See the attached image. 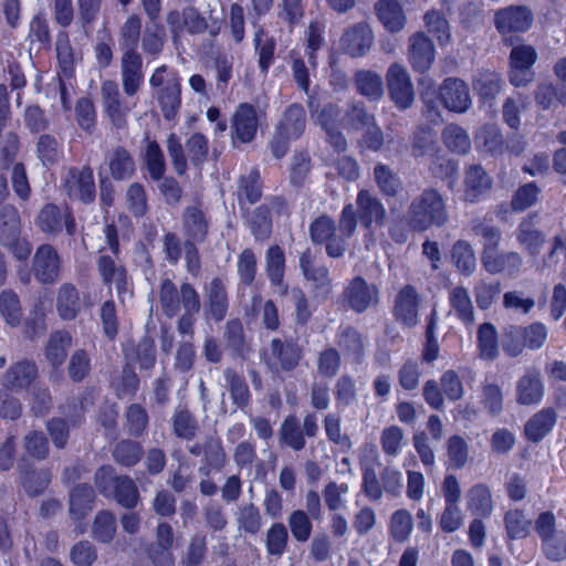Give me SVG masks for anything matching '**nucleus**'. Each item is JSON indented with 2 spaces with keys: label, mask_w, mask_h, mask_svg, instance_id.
Instances as JSON below:
<instances>
[{
  "label": "nucleus",
  "mask_w": 566,
  "mask_h": 566,
  "mask_svg": "<svg viewBox=\"0 0 566 566\" xmlns=\"http://www.w3.org/2000/svg\"><path fill=\"white\" fill-rule=\"evenodd\" d=\"M170 428L177 439L192 441L200 432L201 426L188 403H179L172 410Z\"/></svg>",
  "instance_id": "nucleus-26"
},
{
  "label": "nucleus",
  "mask_w": 566,
  "mask_h": 566,
  "mask_svg": "<svg viewBox=\"0 0 566 566\" xmlns=\"http://www.w3.org/2000/svg\"><path fill=\"white\" fill-rule=\"evenodd\" d=\"M504 528L509 539H522L530 533L531 520H528L523 510H509L503 517Z\"/></svg>",
  "instance_id": "nucleus-63"
},
{
  "label": "nucleus",
  "mask_w": 566,
  "mask_h": 566,
  "mask_svg": "<svg viewBox=\"0 0 566 566\" xmlns=\"http://www.w3.org/2000/svg\"><path fill=\"white\" fill-rule=\"evenodd\" d=\"M143 52L151 57L159 56L167 42V35L164 27L154 22L153 25H147L140 38Z\"/></svg>",
  "instance_id": "nucleus-59"
},
{
  "label": "nucleus",
  "mask_w": 566,
  "mask_h": 566,
  "mask_svg": "<svg viewBox=\"0 0 566 566\" xmlns=\"http://www.w3.org/2000/svg\"><path fill=\"white\" fill-rule=\"evenodd\" d=\"M303 356L302 346L292 337H274L270 342L269 349L261 353V357L268 366H275L284 373L295 370Z\"/></svg>",
  "instance_id": "nucleus-5"
},
{
  "label": "nucleus",
  "mask_w": 566,
  "mask_h": 566,
  "mask_svg": "<svg viewBox=\"0 0 566 566\" xmlns=\"http://www.w3.org/2000/svg\"><path fill=\"white\" fill-rule=\"evenodd\" d=\"M205 318L217 323L223 321L229 311V294L224 281L216 276L205 287Z\"/></svg>",
  "instance_id": "nucleus-21"
},
{
  "label": "nucleus",
  "mask_w": 566,
  "mask_h": 566,
  "mask_svg": "<svg viewBox=\"0 0 566 566\" xmlns=\"http://www.w3.org/2000/svg\"><path fill=\"white\" fill-rule=\"evenodd\" d=\"M464 199L475 202L492 187V179L480 165L468 168L464 179Z\"/></svg>",
  "instance_id": "nucleus-38"
},
{
  "label": "nucleus",
  "mask_w": 566,
  "mask_h": 566,
  "mask_svg": "<svg viewBox=\"0 0 566 566\" xmlns=\"http://www.w3.org/2000/svg\"><path fill=\"white\" fill-rule=\"evenodd\" d=\"M502 85V76L495 71L478 70L472 77V87L484 102L493 101L501 92Z\"/></svg>",
  "instance_id": "nucleus-40"
},
{
  "label": "nucleus",
  "mask_w": 566,
  "mask_h": 566,
  "mask_svg": "<svg viewBox=\"0 0 566 566\" xmlns=\"http://www.w3.org/2000/svg\"><path fill=\"white\" fill-rule=\"evenodd\" d=\"M142 38V19L138 14L133 13L127 17L119 29V48L122 53L138 52L137 44Z\"/></svg>",
  "instance_id": "nucleus-57"
},
{
  "label": "nucleus",
  "mask_w": 566,
  "mask_h": 566,
  "mask_svg": "<svg viewBox=\"0 0 566 566\" xmlns=\"http://www.w3.org/2000/svg\"><path fill=\"white\" fill-rule=\"evenodd\" d=\"M36 227L48 235H57L65 228L72 237L76 232V221L70 207H60L55 203H46L35 218Z\"/></svg>",
  "instance_id": "nucleus-9"
},
{
  "label": "nucleus",
  "mask_w": 566,
  "mask_h": 566,
  "mask_svg": "<svg viewBox=\"0 0 566 566\" xmlns=\"http://www.w3.org/2000/svg\"><path fill=\"white\" fill-rule=\"evenodd\" d=\"M63 189L72 200H78L84 205L94 202L96 187L92 167H70L63 178Z\"/></svg>",
  "instance_id": "nucleus-10"
},
{
  "label": "nucleus",
  "mask_w": 566,
  "mask_h": 566,
  "mask_svg": "<svg viewBox=\"0 0 566 566\" xmlns=\"http://www.w3.org/2000/svg\"><path fill=\"white\" fill-rule=\"evenodd\" d=\"M556 420L557 415L553 408L537 411L524 426L525 438L533 443H538L552 431Z\"/></svg>",
  "instance_id": "nucleus-33"
},
{
  "label": "nucleus",
  "mask_w": 566,
  "mask_h": 566,
  "mask_svg": "<svg viewBox=\"0 0 566 566\" xmlns=\"http://www.w3.org/2000/svg\"><path fill=\"white\" fill-rule=\"evenodd\" d=\"M300 269L305 280L313 282L316 296L328 297L332 292V280L328 269L316 265L311 249H306L300 255Z\"/></svg>",
  "instance_id": "nucleus-24"
},
{
  "label": "nucleus",
  "mask_w": 566,
  "mask_h": 566,
  "mask_svg": "<svg viewBox=\"0 0 566 566\" xmlns=\"http://www.w3.org/2000/svg\"><path fill=\"white\" fill-rule=\"evenodd\" d=\"M449 219L447 200L433 187H427L416 196L405 214L406 224L413 232H424L433 227L442 228Z\"/></svg>",
  "instance_id": "nucleus-1"
},
{
  "label": "nucleus",
  "mask_w": 566,
  "mask_h": 566,
  "mask_svg": "<svg viewBox=\"0 0 566 566\" xmlns=\"http://www.w3.org/2000/svg\"><path fill=\"white\" fill-rule=\"evenodd\" d=\"M306 114L301 104H291L283 113V117L276 129L297 139L305 130Z\"/></svg>",
  "instance_id": "nucleus-47"
},
{
  "label": "nucleus",
  "mask_w": 566,
  "mask_h": 566,
  "mask_svg": "<svg viewBox=\"0 0 566 566\" xmlns=\"http://www.w3.org/2000/svg\"><path fill=\"white\" fill-rule=\"evenodd\" d=\"M119 73L123 92L127 97L138 94L144 83V61L139 52L122 53Z\"/></svg>",
  "instance_id": "nucleus-19"
},
{
  "label": "nucleus",
  "mask_w": 566,
  "mask_h": 566,
  "mask_svg": "<svg viewBox=\"0 0 566 566\" xmlns=\"http://www.w3.org/2000/svg\"><path fill=\"white\" fill-rule=\"evenodd\" d=\"M27 39L30 44L35 45L38 50L51 49L52 35L50 23L43 12H38L30 20Z\"/></svg>",
  "instance_id": "nucleus-50"
},
{
  "label": "nucleus",
  "mask_w": 566,
  "mask_h": 566,
  "mask_svg": "<svg viewBox=\"0 0 566 566\" xmlns=\"http://www.w3.org/2000/svg\"><path fill=\"white\" fill-rule=\"evenodd\" d=\"M356 222L367 229L380 228L386 220V209L381 201L367 190H360L356 198Z\"/></svg>",
  "instance_id": "nucleus-22"
},
{
  "label": "nucleus",
  "mask_w": 566,
  "mask_h": 566,
  "mask_svg": "<svg viewBox=\"0 0 566 566\" xmlns=\"http://www.w3.org/2000/svg\"><path fill=\"white\" fill-rule=\"evenodd\" d=\"M149 86L163 117L175 120L181 108V78L165 64L156 67L149 76Z\"/></svg>",
  "instance_id": "nucleus-3"
},
{
  "label": "nucleus",
  "mask_w": 566,
  "mask_h": 566,
  "mask_svg": "<svg viewBox=\"0 0 566 566\" xmlns=\"http://www.w3.org/2000/svg\"><path fill=\"white\" fill-rule=\"evenodd\" d=\"M237 195L241 207L244 203L254 205L261 199L262 185L258 169H252L248 175L240 176Z\"/></svg>",
  "instance_id": "nucleus-53"
},
{
  "label": "nucleus",
  "mask_w": 566,
  "mask_h": 566,
  "mask_svg": "<svg viewBox=\"0 0 566 566\" xmlns=\"http://www.w3.org/2000/svg\"><path fill=\"white\" fill-rule=\"evenodd\" d=\"M479 356L485 360H494L499 357V335L492 323H483L476 332Z\"/></svg>",
  "instance_id": "nucleus-49"
},
{
  "label": "nucleus",
  "mask_w": 566,
  "mask_h": 566,
  "mask_svg": "<svg viewBox=\"0 0 566 566\" xmlns=\"http://www.w3.org/2000/svg\"><path fill=\"white\" fill-rule=\"evenodd\" d=\"M19 481L29 496L42 494L51 483L52 474L49 469L36 468L27 457H21L17 463Z\"/></svg>",
  "instance_id": "nucleus-18"
},
{
  "label": "nucleus",
  "mask_w": 566,
  "mask_h": 566,
  "mask_svg": "<svg viewBox=\"0 0 566 566\" xmlns=\"http://www.w3.org/2000/svg\"><path fill=\"white\" fill-rule=\"evenodd\" d=\"M253 45L258 55V66L263 74H266L275 59L276 41L262 25H259L253 35Z\"/></svg>",
  "instance_id": "nucleus-41"
},
{
  "label": "nucleus",
  "mask_w": 566,
  "mask_h": 566,
  "mask_svg": "<svg viewBox=\"0 0 566 566\" xmlns=\"http://www.w3.org/2000/svg\"><path fill=\"white\" fill-rule=\"evenodd\" d=\"M388 94L399 109H408L415 101V88L407 69L392 63L386 74Z\"/></svg>",
  "instance_id": "nucleus-13"
},
{
  "label": "nucleus",
  "mask_w": 566,
  "mask_h": 566,
  "mask_svg": "<svg viewBox=\"0 0 566 566\" xmlns=\"http://www.w3.org/2000/svg\"><path fill=\"white\" fill-rule=\"evenodd\" d=\"M72 342V335L67 331L51 333L44 347V356L52 368L59 369L64 364Z\"/></svg>",
  "instance_id": "nucleus-36"
},
{
  "label": "nucleus",
  "mask_w": 566,
  "mask_h": 566,
  "mask_svg": "<svg viewBox=\"0 0 566 566\" xmlns=\"http://www.w3.org/2000/svg\"><path fill=\"white\" fill-rule=\"evenodd\" d=\"M256 108L250 103H240L230 120V137L234 148L252 143L258 134Z\"/></svg>",
  "instance_id": "nucleus-12"
},
{
  "label": "nucleus",
  "mask_w": 566,
  "mask_h": 566,
  "mask_svg": "<svg viewBox=\"0 0 566 566\" xmlns=\"http://www.w3.org/2000/svg\"><path fill=\"white\" fill-rule=\"evenodd\" d=\"M524 265V258L516 251H496L482 263L488 273L504 274L510 277L518 276L523 272Z\"/></svg>",
  "instance_id": "nucleus-28"
},
{
  "label": "nucleus",
  "mask_w": 566,
  "mask_h": 566,
  "mask_svg": "<svg viewBox=\"0 0 566 566\" xmlns=\"http://www.w3.org/2000/svg\"><path fill=\"white\" fill-rule=\"evenodd\" d=\"M449 304L458 319L472 326L475 322L474 306L467 287L458 285L449 291Z\"/></svg>",
  "instance_id": "nucleus-42"
},
{
  "label": "nucleus",
  "mask_w": 566,
  "mask_h": 566,
  "mask_svg": "<svg viewBox=\"0 0 566 566\" xmlns=\"http://www.w3.org/2000/svg\"><path fill=\"white\" fill-rule=\"evenodd\" d=\"M146 146L144 151V161L149 176L153 180L159 181L164 178L166 172L165 154L155 139L145 138Z\"/></svg>",
  "instance_id": "nucleus-52"
},
{
  "label": "nucleus",
  "mask_w": 566,
  "mask_h": 566,
  "mask_svg": "<svg viewBox=\"0 0 566 566\" xmlns=\"http://www.w3.org/2000/svg\"><path fill=\"white\" fill-rule=\"evenodd\" d=\"M189 454L201 458L198 468L202 476L199 482V491L203 496H213L219 491L217 483L210 478L212 472H221L228 464V453L222 439L217 434H207L201 441H196L187 447Z\"/></svg>",
  "instance_id": "nucleus-2"
},
{
  "label": "nucleus",
  "mask_w": 566,
  "mask_h": 566,
  "mask_svg": "<svg viewBox=\"0 0 566 566\" xmlns=\"http://www.w3.org/2000/svg\"><path fill=\"white\" fill-rule=\"evenodd\" d=\"M211 218L202 202L187 206L181 213L185 241L203 243L210 232Z\"/></svg>",
  "instance_id": "nucleus-15"
},
{
  "label": "nucleus",
  "mask_w": 566,
  "mask_h": 566,
  "mask_svg": "<svg viewBox=\"0 0 566 566\" xmlns=\"http://www.w3.org/2000/svg\"><path fill=\"white\" fill-rule=\"evenodd\" d=\"M116 516L109 510L98 511L92 524V536L99 543H111L116 534Z\"/></svg>",
  "instance_id": "nucleus-58"
},
{
  "label": "nucleus",
  "mask_w": 566,
  "mask_h": 566,
  "mask_svg": "<svg viewBox=\"0 0 566 566\" xmlns=\"http://www.w3.org/2000/svg\"><path fill=\"white\" fill-rule=\"evenodd\" d=\"M467 510L474 517L489 518L495 509V502L491 488L479 482L468 489L465 493Z\"/></svg>",
  "instance_id": "nucleus-29"
},
{
  "label": "nucleus",
  "mask_w": 566,
  "mask_h": 566,
  "mask_svg": "<svg viewBox=\"0 0 566 566\" xmlns=\"http://www.w3.org/2000/svg\"><path fill=\"white\" fill-rule=\"evenodd\" d=\"M208 554L207 536L203 533H195L186 546L181 556L182 566H201Z\"/></svg>",
  "instance_id": "nucleus-64"
},
{
  "label": "nucleus",
  "mask_w": 566,
  "mask_h": 566,
  "mask_svg": "<svg viewBox=\"0 0 566 566\" xmlns=\"http://www.w3.org/2000/svg\"><path fill=\"white\" fill-rule=\"evenodd\" d=\"M471 231L472 234L483 239V248L481 251L482 264L486 259L499 251V247L502 241V231L499 227L480 219L472 221Z\"/></svg>",
  "instance_id": "nucleus-39"
},
{
  "label": "nucleus",
  "mask_w": 566,
  "mask_h": 566,
  "mask_svg": "<svg viewBox=\"0 0 566 566\" xmlns=\"http://www.w3.org/2000/svg\"><path fill=\"white\" fill-rule=\"evenodd\" d=\"M376 11L384 27L390 32H399L406 24V15L398 0H379Z\"/></svg>",
  "instance_id": "nucleus-44"
},
{
  "label": "nucleus",
  "mask_w": 566,
  "mask_h": 566,
  "mask_svg": "<svg viewBox=\"0 0 566 566\" xmlns=\"http://www.w3.org/2000/svg\"><path fill=\"white\" fill-rule=\"evenodd\" d=\"M444 146L457 154L464 155L471 149V139L468 132L457 124L447 125L441 134Z\"/></svg>",
  "instance_id": "nucleus-60"
},
{
  "label": "nucleus",
  "mask_w": 566,
  "mask_h": 566,
  "mask_svg": "<svg viewBox=\"0 0 566 566\" xmlns=\"http://www.w3.org/2000/svg\"><path fill=\"white\" fill-rule=\"evenodd\" d=\"M34 279L44 285H53L60 281L63 271V260L51 243L40 244L32 258Z\"/></svg>",
  "instance_id": "nucleus-7"
},
{
  "label": "nucleus",
  "mask_w": 566,
  "mask_h": 566,
  "mask_svg": "<svg viewBox=\"0 0 566 566\" xmlns=\"http://www.w3.org/2000/svg\"><path fill=\"white\" fill-rule=\"evenodd\" d=\"M537 60L534 46L521 44L513 46L510 53V83L515 87L526 86L534 80L533 65Z\"/></svg>",
  "instance_id": "nucleus-14"
},
{
  "label": "nucleus",
  "mask_w": 566,
  "mask_h": 566,
  "mask_svg": "<svg viewBox=\"0 0 566 566\" xmlns=\"http://www.w3.org/2000/svg\"><path fill=\"white\" fill-rule=\"evenodd\" d=\"M538 214L528 213L516 228V240L533 258L537 256L545 243V234L538 228Z\"/></svg>",
  "instance_id": "nucleus-27"
},
{
  "label": "nucleus",
  "mask_w": 566,
  "mask_h": 566,
  "mask_svg": "<svg viewBox=\"0 0 566 566\" xmlns=\"http://www.w3.org/2000/svg\"><path fill=\"white\" fill-rule=\"evenodd\" d=\"M223 377L230 392L232 403L239 409L247 408L251 401V392L243 375L232 367H227L223 369Z\"/></svg>",
  "instance_id": "nucleus-43"
},
{
  "label": "nucleus",
  "mask_w": 566,
  "mask_h": 566,
  "mask_svg": "<svg viewBox=\"0 0 566 566\" xmlns=\"http://www.w3.org/2000/svg\"><path fill=\"white\" fill-rule=\"evenodd\" d=\"M533 14L526 7H509L495 14V27L501 33L524 32L528 30Z\"/></svg>",
  "instance_id": "nucleus-30"
},
{
  "label": "nucleus",
  "mask_w": 566,
  "mask_h": 566,
  "mask_svg": "<svg viewBox=\"0 0 566 566\" xmlns=\"http://www.w3.org/2000/svg\"><path fill=\"white\" fill-rule=\"evenodd\" d=\"M318 431L319 428L315 413H306L302 426L295 415H289L283 419L279 429L280 443L293 451H301L306 446L305 438H315Z\"/></svg>",
  "instance_id": "nucleus-6"
},
{
  "label": "nucleus",
  "mask_w": 566,
  "mask_h": 566,
  "mask_svg": "<svg viewBox=\"0 0 566 566\" xmlns=\"http://www.w3.org/2000/svg\"><path fill=\"white\" fill-rule=\"evenodd\" d=\"M419 305L420 296L416 287L407 284L395 297L392 315L400 325L412 328L419 323Z\"/></svg>",
  "instance_id": "nucleus-17"
},
{
  "label": "nucleus",
  "mask_w": 566,
  "mask_h": 566,
  "mask_svg": "<svg viewBox=\"0 0 566 566\" xmlns=\"http://www.w3.org/2000/svg\"><path fill=\"white\" fill-rule=\"evenodd\" d=\"M480 403L490 416H499L503 411L504 397L499 384L485 378L480 386Z\"/></svg>",
  "instance_id": "nucleus-51"
},
{
  "label": "nucleus",
  "mask_w": 566,
  "mask_h": 566,
  "mask_svg": "<svg viewBox=\"0 0 566 566\" xmlns=\"http://www.w3.org/2000/svg\"><path fill=\"white\" fill-rule=\"evenodd\" d=\"M83 310L81 294L75 284L65 282L56 293V313L62 321H74Z\"/></svg>",
  "instance_id": "nucleus-31"
},
{
  "label": "nucleus",
  "mask_w": 566,
  "mask_h": 566,
  "mask_svg": "<svg viewBox=\"0 0 566 566\" xmlns=\"http://www.w3.org/2000/svg\"><path fill=\"white\" fill-rule=\"evenodd\" d=\"M166 21L169 27L171 40L175 44L180 41L185 32L191 35L202 34L209 27L207 19L192 6L181 10L174 9L168 11Z\"/></svg>",
  "instance_id": "nucleus-8"
},
{
  "label": "nucleus",
  "mask_w": 566,
  "mask_h": 566,
  "mask_svg": "<svg viewBox=\"0 0 566 566\" xmlns=\"http://www.w3.org/2000/svg\"><path fill=\"white\" fill-rule=\"evenodd\" d=\"M107 497H112L118 505L127 510L135 509L140 500L136 482L127 474H122L117 479L116 485Z\"/></svg>",
  "instance_id": "nucleus-48"
},
{
  "label": "nucleus",
  "mask_w": 566,
  "mask_h": 566,
  "mask_svg": "<svg viewBox=\"0 0 566 566\" xmlns=\"http://www.w3.org/2000/svg\"><path fill=\"white\" fill-rule=\"evenodd\" d=\"M96 500L94 488L88 483L74 485L69 493V512L72 518L82 520L93 509Z\"/></svg>",
  "instance_id": "nucleus-32"
},
{
  "label": "nucleus",
  "mask_w": 566,
  "mask_h": 566,
  "mask_svg": "<svg viewBox=\"0 0 566 566\" xmlns=\"http://www.w3.org/2000/svg\"><path fill=\"white\" fill-rule=\"evenodd\" d=\"M235 522L241 533L256 535L263 526V517L260 509L254 503H245L239 506L235 513Z\"/></svg>",
  "instance_id": "nucleus-54"
},
{
  "label": "nucleus",
  "mask_w": 566,
  "mask_h": 566,
  "mask_svg": "<svg viewBox=\"0 0 566 566\" xmlns=\"http://www.w3.org/2000/svg\"><path fill=\"white\" fill-rule=\"evenodd\" d=\"M181 303L185 313L177 321V331L180 335H188L192 338L195 334V315L200 312L201 301L198 291L189 282L181 284Z\"/></svg>",
  "instance_id": "nucleus-25"
},
{
  "label": "nucleus",
  "mask_w": 566,
  "mask_h": 566,
  "mask_svg": "<svg viewBox=\"0 0 566 566\" xmlns=\"http://www.w3.org/2000/svg\"><path fill=\"white\" fill-rule=\"evenodd\" d=\"M543 394L544 387L538 373H527L517 382L516 400L521 405L538 403Z\"/></svg>",
  "instance_id": "nucleus-45"
},
{
  "label": "nucleus",
  "mask_w": 566,
  "mask_h": 566,
  "mask_svg": "<svg viewBox=\"0 0 566 566\" xmlns=\"http://www.w3.org/2000/svg\"><path fill=\"white\" fill-rule=\"evenodd\" d=\"M436 60L433 41L424 32L413 33L408 41V62L417 73H426Z\"/></svg>",
  "instance_id": "nucleus-20"
},
{
  "label": "nucleus",
  "mask_w": 566,
  "mask_h": 566,
  "mask_svg": "<svg viewBox=\"0 0 566 566\" xmlns=\"http://www.w3.org/2000/svg\"><path fill=\"white\" fill-rule=\"evenodd\" d=\"M159 303L164 315L171 318L176 316L181 303V286L177 285L170 279H164L159 285Z\"/></svg>",
  "instance_id": "nucleus-56"
},
{
  "label": "nucleus",
  "mask_w": 566,
  "mask_h": 566,
  "mask_svg": "<svg viewBox=\"0 0 566 566\" xmlns=\"http://www.w3.org/2000/svg\"><path fill=\"white\" fill-rule=\"evenodd\" d=\"M96 269L104 285L114 286L119 298L132 295L130 281L126 266L118 261V256L105 254L99 250L96 259Z\"/></svg>",
  "instance_id": "nucleus-11"
},
{
  "label": "nucleus",
  "mask_w": 566,
  "mask_h": 566,
  "mask_svg": "<svg viewBox=\"0 0 566 566\" xmlns=\"http://www.w3.org/2000/svg\"><path fill=\"white\" fill-rule=\"evenodd\" d=\"M356 132L361 133L360 147L378 151L384 145V134L374 117L356 106Z\"/></svg>",
  "instance_id": "nucleus-34"
},
{
  "label": "nucleus",
  "mask_w": 566,
  "mask_h": 566,
  "mask_svg": "<svg viewBox=\"0 0 566 566\" xmlns=\"http://www.w3.org/2000/svg\"><path fill=\"white\" fill-rule=\"evenodd\" d=\"M101 99L105 116L113 129L125 130L128 127V116L135 104L130 105L123 96L115 80H105L101 84Z\"/></svg>",
  "instance_id": "nucleus-4"
},
{
  "label": "nucleus",
  "mask_w": 566,
  "mask_h": 566,
  "mask_svg": "<svg viewBox=\"0 0 566 566\" xmlns=\"http://www.w3.org/2000/svg\"><path fill=\"white\" fill-rule=\"evenodd\" d=\"M39 377L38 365L33 359L22 358L10 365L2 376V387L11 390H27Z\"/></svg>",
  "instance_id": "nucleus-23"
},
{
  "label": "nucleus",
  "mask_w": 566,
  "mask_h": 566,
  "mask_svg": "<svg viewBox=\"0 0 566 566\" xmlns=\"http://www.w3.org/2000/svg\"><path fill=\"white\" fill-rule=\"evenodd\" d=\"M24 455L29 458L31 461H44L49 458L50 454V443L46 436L39 430L29 431L22 441Z\"/></svg>",
  "instance_id": "nucleus-62"
},
{
  "label": "nucleus",
  "mask_w": 566,
  "mask_h": 566,
  "mask_svg": "<svg viewBox=\"0 0 566 566\" xmlns=\"http://www.w3.org/2000/svg\"><path fill=\"white\" fill-rule=\"evenodd\" d=\"M108 169L114 180L132 178L136 171V164L130 151L124 146H116L107 157Z\"/></svg>",
  "instance_id": "nucleus-37"
},
{
  "label": "nucleus",
  "mask_w": 566,
  "mask_h": 566,
  "mask_svg": "<svg viewBox=\"0 0 566 566\" xmlns=\"http://www.w3.org/2000/svg\"><path fill=\"white\" fill-rule=\"evenodd\" d=\"M339 227L342 234H335L325 242L326 253L329 258H340L344 255L346 251V241L345 239L350 238L354 231V209L350 203L346 205L343 209Z\"/></svg>",
  "instance_id": "nucleus-35"
},
{
  "label": "nucleus",
  "mask_w": 566,
  "mask_h": 566,
  "mask_svg": "<svg viewBox=\"0 0 566 566\" xmlns=\"http://www.w3.org/2000/svg\"><path fill=\"white\" fill-rule=\"evenodd\" d=\"M143 457L144 448L142 443L132 439H122L112 449L113 460L124 468L135 467Z\"/></svg>",
  "instance_id": "nucleus-46"
},
{
  "label": "nucleus",
  "mask_w": 566,
  "mask_h": 566,
  "mask_svg": "<svg viewBox=\"0 0 566 566\" xmlns=\"http://www.w3.org/2000/svg\"><path fill=\"white\" fill-rule=\"evenodd\" d=\"M451 259L458 271L464 276H471L476 269V258L470 242L458 240L453 243Z\"/></svg>",
  "instance_id": "nucleus-55"
},
{
  "label": "nucleus",
  "mask_w": 566,
  "mask_h": 566,
  "mask_svg": "<svg viewBox=\"0 0 566 566\" xmlns=\"http://www.w3.org/2000/svg\"><path fill=\"white\" fill-rule=\"evenodd\" d=\"M442 105L450 112L463 114L472 106L469 85L459 77H447L439 88Z\"/></svg>",
  "instance_id": "nucleus-16"
},
{
  "label": "nucleus",
  "mask_w": 566,
  "mask_h": 566,
  "mask_svg": "<svg viewBox=\"0 0 566 566\" xmlns=\"http://www.w3.org/2000/svg\"><path fill=\"white\" fill-rule=\"evenodd\" d=\"M265 273L270 283H280L285 277V252L279 244L270 245L265 252Z\"/></svg>",
  "instance_id": "nucleus-61"
}]
</instances>
